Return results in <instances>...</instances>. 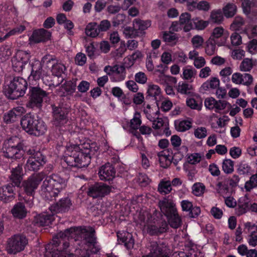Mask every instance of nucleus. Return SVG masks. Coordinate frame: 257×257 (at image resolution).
Returning a JSON list of instances; mask_svg holds the SVG:
<instances>
[{"label": "nucleus", "mask_w": 257, "mask_h": 257, "mask_svg": "<svg viewBox=\"0 0 257 257\" xmlns=\"http://www.w3.org/2000/svg\"><path fill=\"white\" fill-rule=\"evenodd\" d=\"M191 18V15L188 13H183L180 16V24L184 25L183 30L186 32L193 29V25L190 21Z\"/></svg>", "instance_id": "c756f323"}, {"label": "nucleus", "mask_w": 257, "mask_h": 257, "mask_svg": "<svg viewBox=\"0 0 257 257\" xmlns=\"http://www.w3.org/2000/svg\"><path fill=\"white\" fill-rule=\"evenodd\" d=\"M171 190L172 187L170 181H162L159 185L158 191L161 194H168Z\"/></svg>", "instance_id": "6e6d98bb"}, {"label": "nucleus", "mask_w": 257, "mask_h": 257, "mask_svg": "<svg viewBox=\"0 0 257 257\" xmlns=\"http://www.w3.org/2000/svg\"><path fill=\"white\" fill-rule=\"evenodd\" d=\"M117 236L118 240L123 243L127 249L133 248L135 244V240L133 235L128 232H117Z\"/></svg>", "instance_id": "b1692460"}, {"label": "nucleus", "mask_w": 257, "mask_h": 257, "mask_svg": "<svg viewBox=\"0 0 257 257\" xmlns=\"http://www.w3.org/2000/svg\"><path fill=\"white\" fill-rule=\"evenodd\" d=\"M13 216L19 219H23L26 216L27 211L25 206L21 202L16 203L11 211Z\"/></svg>", "instance_id": "cd10ccee"}, {"label": "nucleus", "mask_w": 257, "mask_h": 257, "mask_svg": "<svg viewBox=\"0 0 257 257\" xmlns=\"http://www.w3.org/2000/svg\"><path fill=\"white\" fill-rule=\"evenodd\" d=\"M27 154L30 156L25 166L26 171H37L45 164L44 156L40 151L30 149L27 151Z\"/></svg>", "instance_id": "0eeeda50"}, {"label": "nucleus", "mask_w": 257, "mask_h": 257, "mask_svg": "<svg viewBox=\"0 0 257 257\" xmlns=\"http://www.w3.org/2000/svg\"><path fill=\"white\" fill-rule=\"evenodd\" d=\"M192 86L185 82H179L177 86V91L182 94H188L190 93Z\"/></svg>", "instance_id": "8fccbe9b"}, {"label": "nucleus", "mask_w": 257, "mask_h": 257, "mask_svg": "<svg viewBox=\"0 0 257 257\" xmlns=\"http://www.w3.org/2000/svg\"><path fill=\"white\" fill-rule=\"evenodd\" d=\"M29 94V101L26 106L32 109L41 108L44 98L47 95L46 91L38 87H30Z\"/></svg>", "instance_id": "423d86ee"}, {"label": "nucleus", "mask_w": 257, "mask_h": 257, "mask_svg": "<svg viewBox=\"0 0 257 257\" xmlns=\"http://www.w3.org/2000/svg\"><path fill=\"white\" fill-rule=\"evenodd\" d=\"M8 146L4 151V156L8 158L20 159L24 155V151L22 149V146L18 144L16 146L12 145V141L9 140Z\"/></svg>", "instance_id": "4468645a"}, {"label": "nucleus", "mask_w": 257, "mask_h": 257, "mask_svg": "<svg viewBox=\"0 0 257 257\" xmlns=\"http://www.w3.org/2000/svg\"><path fill=\"white\" fill-rule=\"evenodd\" d=\"M42 180L41 174H33L23 183V187L27 195L33 196L40 183Z\"/></svg>", "instance_id": "1a4fd4ad"}, {"label": "nucleus", "mask_w": 257, "mask_h": 257, "mask_svg": "<svg viewBox=\"0 0 257 257\" xmlns=\"http://www.w3.org/2000/svg\"><path fill=\"white\" fill-rule=\"evenodd\" d=\"M98 175L100 180L109 181L115 177V171L112 165L107 163L100 167Z\"/></svg>", "instance_id": "4be33fe9"}, {"label": "nucleus", "mask_w": 257, "mask_h": 257, "mask_svg": "<svg viewBox=\"0 0 257 257\" xmlns=\"http://www.w3.org/2000/svg\"><path fill=\"white\" fill-rule=\"evenodd\" d=\"M122 33L126 39L135 38L139 36L138 32L136 31L133 26V27L128 26L124 27Z\"/></svg>", "instance_id": "603ef678"}, {"label": "nucleus", "mask_w": 257, "mask_h": 257, "mask_svg": "<svg viewBox=\"0 0 257 257\" xmlns=\"http://www.w3.org/2000/svg\"><path fill=\"white\" fill-rule=\"evenodd\" d=\"M255 65V60L249 58H245L240 64L239 70L242 72H249Z\"/></svg>", "instance_id": "f704fd0d"}, {"label": "nucleus", "mask_w": 257, "mask_h": 257, "mask_svg": "<svg viewBox=\"0 0 257 257\" xmlns=\"http://www.w3.org/2000/svg\"><path fill=\"white\" fill-rule=\"evenodd\" d=\"M187 105L193 109L200 110L202 108V101L198 98L196 100L194 98H189L186 99Z\"/></svg>", "instance_id": "de8ad7c7"}, {"label": "nucleus", "mask_w": 257, "mask_h": 257, "mask_svg": "<svg viewBox=\"0 0 257 257\" xmlns=\"http://www.w3.org/2000/svg\"><path fill=\"white\" fill-rule=\"evenodd\" d=\"M14 185L8 184L0 187V200L7 202L14 198Z\"/></svg>", "instance_id": "393cba45"}, {"label": "nucleus", "mask_w": 257, "mask_h": 257, "mask_svg": "<svg viewBox=\"0 0 257 257\" xmlns=\"http://www.w3.org/2000/svg\"><path fill=\"white\" fill-rule=\"evenodd\" d=\"M182 70V77L184 80H192L194 78L196 75V70L190 66L184 67Z\"/></svg>", "instance_id": "e433bc0d"}, {"label": "nucleus", "mask_w": 257, "mask_h": 257, "mask_svg": "<svg viewBox=\"0 0 257 257\" xmlns=\"http://www.w3.org/2000/svg\"><path fill=\"white\" fill-rule=\"evenodd\" d=\"M94 231L93 230L91 232L86 233L85 235L84 239L89 247H91V246L94 247V250L92 249L91 251L95 253L98 251V249L95 246L96 244V237L94 235Z\"/></svg>", "instance_id": "4c0bfd02"}, {"label": "nucleus", "mask_w": 257, "mask_h": 257, "mask_svg": "<svg viewBox=\"0 0 257 257\" xmlns=\"http://www.w3.org/2000/svg\"><path fill=\"white\" fill-rule=\"evenodd\" d=\"M74 230L71 228L64 232H59L53 238L52 244L46 248L45 255L48 256L51 254V257H74V255L68 250L69 243L67 240Z\"/></svg>", "instance_id": "f257e3e1"}, {"label": "nucleus", "mask_w": 257, "mask_h": 257, "mask_svg": "<svg viewBox=\"0 0 257 257\" xmlns=\"http://www.w3.org/2000/svg\"><path fill=\"white\" fill-rule=\"evenodd\" d=\"M15 58L26 64L30 59V55L27 51L19 50L16 53Z\"/></svg>", "instance_id": "4d7b16f0"}, {"label": "nucleus", "mask_w": 257, "mask_h": 257, "mask_svg": "<svg viewBox=\"0 0 257 257\" xmlns=\"http://www.w3.org/2000/svg\"><path fill=\"white\" fill-rule=\"evenodd\" d=\"M22 167L18 166L12 170L10 179L15 186H19L22 180Z\"/></svg>", "instance_id": "473e14b6"}, {"label": "nucleus", "mask_w": 257, "mask_h": 257, "mask_svg": "<svg viewBox=\"0 0 257 257\" xmlns=\"http://www.w3.org/2000/svg\"><path fill=\"white\" fill-rule=\"evenodd\" d=\"M21 124L25 132L35 136L43 135L47 130V126L41 118L30 114L22 117Z\"/></svg>", "instance_id": "7ed1b4c3"}, {"label": "nucleus", "mask_w": 257, "mask_h": 257, "mask_svg": "<svg viewBox=\"0 0 257 257\" xmlns=\"http://www.w3.org/2000/svg\"><path fill=\"white\" fill-rule=\"evenodd\" d=\"M163 38L165 42L172 44H175L178 40L176 34L171 32H164Z\"/></svg>", "instance_id": "13d9d810"}, {"label": "nucleus", "mask_w": 257, "mask_h": 257, "mask_svg": "<svg viewBox=\"0 0 257 257\" xmlns=\"http://www.w3.org/2000/svg\"><path fill=\"white\" fill-rule=\"evenodd\" d=\"M72 205V203L70 199L66 197L61 198L56 204L51 205L49 209L52 213L66 212L70 209Z\"/></svg>", "instance_id": "2eb2a0df"}, {"label": "nucleus", "mask_w": 257, "mask_h": 257, "mask_svg": "<svg viewBox=\"0 0 257 257\" xmlns=\"http://www.w3.org/2000/svg\"><path fill=\"white\" fill-rule=\"evenodd\" d=\"M223 21V16L221 10H214L210 13L209 22L217 24H221Z\"/></svg>", "instance_id": "72a5a7b5"}, {"label": "nucleus", "mask_w": 257, "mask_h": 257, "mask_svg": "<svg viewBox=\"0 0 257 257\" xmlns=\"http://www.w3.org/2000/svg\"><path fill=\"white\" fill-rule=\"evenodd\" d=\"M28 244V240L23 235L16 234L10 238L7 241V250L9 253L16 254L23 250Z\"/></svg>", "instance_id": "6e6552de"}, {"label": "nucleus", "mask_w": 257, "mask_h": 257, "mask_svg": "<svg viewBox=\"0 0 257 257\" xmlns=\"http://www.w3.org/2000/svg\"><path fill=\"white\" fill-rule=\"evenodd\" d=\"M111 188L103 183H96L91 186L88 195L93 198L102 197L109 193Z\"/></svg>", "instance_id": "f8f14e48"}, {"label": "nucleus", "mask_w": 257, "mask_h": 257, "mask_svg": "<svg viewBox=\"0 0 257 257\" xmlns=\"http://www.w3.org/2000/svg\"><path fill=\"white\" fill-rule=\"evenodd\" d=\"M25 27L22 25L13 29L12 30L10 31L9 33L5 35L4 37H0V42L4 41L10 36L21 33L25 30Z\"/></svg>", "instance_id": "680f3d73"}, {"label": "nucleus", "mask_w": 257, "mask_h": 257, "mask_svg": "<svg viewBox=\"0 0 257 257\" xmlns=\"http://www.w3.org/2000/svg\"><path fill=\"white\" fill-rule=\"evenodd\" d=\"M31 72L29 76L30 79L37 80H39L43 76L46 75V73L42 68L41 62L38 60H33L31 63Z\"/></svg>", "instance_id": "a211bd4d"}, {"label": "nucleus", "mask_w": 257, "mask_h": 257, "mask_svg": "<svg viewBox=\"0 0 257 257\" xmlns=\"http://www.w3.org/2000/svg\"><path fill=\"white\" fill-rule=\"evenodd\" d=\"M237 11L236 6L231 3L227 4L223 8V12L225 17L227 18L233 17Z\"/></svg>", "instance_id": "79ce46f5"}, {"label": "nucleus", "mask_w": 257, "mask_h": 257, "mask_svg": "<svg viewBox=\"0 0 257 257\" xmlns=\"http://www.w3.org/2000/svg\"><path fill=\"white\" fill-rule=\"evenodd\" d=\"M137 182L142 187H145L151 182L150 179L145 174L139 173L137 177Z\"/></svg>", "instance_id": "e2e57ef3"}, {"label": "nucleus", "mask_w": 257, "mask_h": 257, "mask_svg": "<svg viewBox=\"0 0 257 257\" xmlns=\"http://www.w3.org/2000/svg\"><path fill=\"white\" fill-rule=\"evenodd\" d=\"M126 50L127 48L124 42H121L119 47L114 51L111 52L112 56L115 59L121 58L126 52Z\"/></svg>", "instance_id": "5fc2aeb1"}, {"label": "nucleus", "mask_w": 257, "mask_h": 257, "mask_svg": "<svg viewBox=\"0 0 257 257\" xmlns=\"http://www.w3.org/2000/svg\"><path fill=\"white\" fill-rule=\"evenodd\" d=\"M27 88V82L22 77H15L10 82L5 92L12 99H16L23 96Z\"/></svg>", "instance_id": "39448f33"}, {"label": "nucleus", "mask_w": 257, "mask_h": 257, "mask_svg": "<svg viewBox=\"0 0 257 257\" xmlns=\"http://www.w3.org/2000/svg\"><path fill=\"white\" fill-rule=\"evenodd\" d=\"M253 78L249 73L241 74L239 72L233 73L231 76V81L236 84H242L250 86L253 83Z\"/></svg>", "instance_id": "6ab92c4d"}, {"label": "nucleus", "mask_w": 257, "mask_h": 257, "mask_svg": "<svg viewBox=\"0 0 257 257\" xmlns=\"http://www.w3.org/2000/svg\"><path fill=\"white\" fill-rule=\"evenodd\" d=\"M157 57V54L153 51L147 55L146 65L148 71H152L154 70V66L152 58V57L156 58Z\"/></svg>", "instance_id": "052dcab7"}, {"label": "nucleus", "mask_w": 257, "mask_h": 257, "mask_svg": "<svg viewBox=\"0 0 257 257\" xmlns=\"http://www.w3.org/2000/svg\"><path fill=\"white\" fill-rule=\"evenodd\" d=\"M17 114L11 110L5 113L4 115V120L7 123L15 121L17 118Z\"/></svg>", "instance_id": "69168bd1"}, {"label": "nucleus", "mask_w": 257, "mask_h": 257, "mask_svg": "<svg viewBox=\"0 0 257 257\" xmlns=\"http://www.w3.org/2000/svg\"><path fill=\"white\" fill-rule=\"evenodd\" d=\"M204 105L206 108L211 110L214 109L216 112H218L226 107H231V105L226 100H216L214 98L211 97L207 98L205 100Z\"/></svg>", "instance_id": "ddd939ff"}, {"label": "nucleus", "mask_w": 257, "mask_h": 257, "mask_svg": "<svg viewBox=\"0 0 257 257\" xmlns=\"http://www.w3.org/2000/svg\"><path fill=\"white\" fill-rule=\"evenodd\" d=\"M51 33L44 29L34 31L30 38V40L34 43H40L48 41L50 39Z\"/></svg>", "instance_id": "5701e85b"}, {"label": "nucleus", "mask_w": 257, "mask_h": 257, "mask_svg": "<svg viewBox=\"0 0 257 257\" xmlns=\"http://www.w3.org/2000/svg\"><path fill=\"white\" fill-rule=\"evenodd\" d=\"M54 123L56 125L64 124L67 121V110L64 107L52 105Z\"/></svg>", "instance_id": "dca6fc26"}, {"label": "nucleus", "mask_w": 257, "mask_h": 257, "mask_svg": "<svg viewBox=\"0 0 257 257\" xmlns=\"http://www.w3.org/2000/svg\"><path fill=\"white\" fill-rule=\"evenodd\" d=\"M144 112L146 114V116L150 121H154L160 114V111L158 108L157 110H154L153 108H151L149 105H148L145 108Z\"/></svg>", "instance_id": "ea45409f"}, {"label": "nucleus", "mask_w": 257, "mask_h": 257, "mask_svg": "<svg viewBox=\"0 0 257 257\" xmlns=\"http://www.w3.org/2000/svg\"><path fill=\"white\" fill-rule=\"evenodd\" d=\"M48 63L52 64L51 71L53 75L57 77L60 80H58V82L52 84L55 86L59 85L63 81V79L61 78V76L65 70V66L62 63L58 62L55 59L51 58L48 61Z\"/></svg>", "instance_id": "f3484780"}, {"label": "nucleus", "mask_w": 257, "mask_h": 257, "mask_svg": "<svg viewBox=\"0 0 257 257\" xmlns=\"http://www.w3.org/2000/svg\"><path fill=\"white\" fill-rule=\"evenodd\" d=\"M168 222L170 226L173 228H178L182 224V220L181 217L178 214V211L172 213V214L167 216Z\"/></svg>", "instance_id": "7c9ffc66"}, {"label": "nucleus", "mask_w": 257, "mask_h": 257, "mask_svg": "<svg viewBox=\"0 0 257 257\" xmlns=\"http://www.w3.org/2000/svg\"><path fill=\"white\" fill-rule=\"evenodd\" d=\"M224 46H225L224 41H215V40L209 38L205 42V52L207 55L212 56L216 52L217 46L220 47Z\"/></svg>", "instance_id": "bb28decb"}, {"label": "nucleus", "mask_w": 257, "mask_h": 257, "mask_svg": "<svg viewBox=\"0 0 257 257\" xmlns=\"http://www.w3.org/2000/svg\"><path fill=\"white\" fill-rule=\"evenodd\" d=\"M98 25L95 22L89 23L86 27L85 34L87 36L95 38L99 34Z\"/></svg>", "instance_id": "c9c22d12"}, {"label": "nucleus", "mask_w": 257, "mask_h": 257, "mask_svg": "<svg viewBox=\"0 0 257 257\" xmlns=\"http://www.w3.org/2000/svg\"><path fill=\"white\" fill-rule=\"evenodd\" d=\"M154 219L152 215L147 211L143 212L139 216L140 224L146 228L148 233L151 235H159L160 233L158 227L151 224Z\"/></svg>", "instance_id": "9b49d317"}, {"label": "nucleus", "mask_w": 257, "mask_h": 257, "mask_svg": "<svg viewBox=\"0 0 257 257\" xmlns=\"http://www.w3.org/2000/svg\"><path fill=\"white\" fill-rule=\"evenodd\" d=\"M219 79L217 77H212L203 83L201 86V88L204 90L215 89L219 87Z\"/></svg>", "instance_id": "2f4dec72"}, {"label": "nucleus", "mask_w": 257, "mask_h": 257, "mask_svg": "<svg viewBox=\"0 0 257 257\" xmlns=\"http://www.w3.org/2000/svg\"><path fill=\"white\" fill-rule=\"evenodd\" d=\"M193 21L195 25V28L198 30H204L208 26L209 23L208 21L199 20L197 18L193 19Z\"/></svg>", "instance_id": "0e129e2a"}, {"label": "nucleus", "mask_w": 257, "mask_h": 257, "mask_svg": "<svg viewBox=\"0 0 257 257\" xmlns=\"http://www.w3.org/2000/svg\"><path fill=\"white\" fill-rule=\"evenodd\" d=\"M222 169L225 174H231L234 171V162L229 159L223 160L222 163Z\"/></svg>", "instance_id": "c03bdc74"}, {"label": "nucleus", "mask_w": 257, "mask_h": 257, "mask_svg": "<svg viewBox=\"0 0 257 257\" xmlns=\"http://www.w3.org/2000/svg\"><path fill=\"white\" fill-rule=\"evenodd\" d=\"M150 252L142 257H169L168 247L164 243L152 242L148 247Z\"/></svg>", "instance_id": "9d476101"}, {"label": "nucleus", "mask_w": 257, "mask_h": 257, "mask_svg": "<svg viewBox=\"0 0 257 257\" xmlns=\"http://www.w3.org/2000/svg\"><path fill=\"white\" fill-rule=\"evenodd\" d=\"M149 22L144 21L139 19H135L133 22V26L136 31H144L146 30L150 26Z\"/></svg>", "instance_id": "49530a36"}, {"label": "nucleus", "mask_w": 257, "mask_h": 257, "mask_svg": "<svg viewBox=\"0 0 257 257\" xmlns=\"http://www.w3.org/2000/svg\"><path fill=\"white\" fill-rule=\"evenodd\" d=\"M67 180L58 174L47 177L41 186L42 194L47 199L57 196L67 186Z\"/></svg>", "instance_id": "f03ea898"}, {"label": "nucleus", "mask_w": 257, "mask_h": 257, "mask_svg": "<svg viewBox=\"0 0 257 257\" xmlns=\"http://www.w3.org/2000/svg\"><path fill=\"white\" fill-rule=\"evenodd\" d=\"M245 21L240 16H236L230 26V29L232 31H239L244 25Z\"/></svg>", "instance_id": "a18cd8bd"}, {"label": "nucleus", "mask_w": 257, "mask_h": 257, "mask_svg": "<svg viewBox=\"0 0 257 257\" xmlns=\"http://www.w3.org/2000/svg\"><path fill=\"white\" fill-rule=\"evenodd\" d=\"M228 37V32L225 30L222 26H218L212 30L209 38L215 41H224V45H226Z\"/></svg>", "instance_id": "412c9836"}, {"label": "nucleus", "mask_w": 257, "mask_h": 257, "mask_svg": "<svg viewBox=\"0 0 257 257\" xmlns=\"http://www.w3.org/2000/svg\"><path fill=\"white\" fill-rule=\"evenodd\" d=\"M126 72L123 66L114 65V69L112 73L111 81L113 82H120L125 78Z\"/></svg>", "instance_id": "c85d7f7f"}, {"label": "nucleus", "mask_w": 257, "mask_h": 257, "mask_svg": "<svg viewBox=\"0 0 257 257\" xmlns=\"http://www.w3.org/2000/svg\"><path fill=\"white\" fill-rule=\"evenodd\" d=\"M77 150V147L74 149L71 147L68 148L64 158L65 162L70 167L81 168L88 166L91 160L88 153L85 154Z\"/></svg>", "instance_id": "20e7f679"}, {"label": "nucleus", "mask_w": 257, "mask_h": 257, "mask_svg": "<svg viewBox=\"0 0 257 257\" xmlns=\"http://www.w3.org/2000/svg\"><path fill=\"white\" fill-rule=\"evenodd\" d=\"M194 135L198 139H203L207 136V130L204 126L197 127L194 130Z\"/></svg>", "instance_id": "bf43d9fd"}, {"label": "nucleus", "mask_w": 257, "mask_h": 257, "mask_svg": "<svg viewBox=\"0 0 257 257\" xmlns=\"http://www.w3.org/2000/svg\"><path fill=\"white\" fill-rule=\"evenodd\" d=\"M250 167L246 163H240L237 168V172L240 175H246L249 173Z\"/></svg>", "instance_id": "774afa93"}, {"label": "nucleus", "mask_w": 257, "mask_h": 257, "mask_svg": "<svg viewBox=\"0 0 257 257\" xmlns=\"http://www.w3.org/2000/svg\"><path fill=\"white\" fill-rule=\"evenodd\" d=\"M141 114L136 111L134 114L133 118L130 121V127L134 130H137L140 126L142 123Z\"/></svg>", "instance_id": "864d4df0"}, {"label": "nucleus", "mask_w": 257, "mask_h": 257, "mask_svg": "<svg viewBox=\"0 0 257 257\" xmlns=\"http://www.w3.org/2000/svg\"><path fill=\"white\" fill-rule=\"evenodd\" d=\"M250 200L247 195L240 197L237 203L235 209L237 215H241L246 213L249 208Z\"/></svg>", "instance_id": "a878e982"}, {"label": "nucleus", "mask_w": 257, "mask_h": 257, "mask_svg": "<svg viewBox=\"0 0 257 257\" xmlns=\"http://www.w3.org/2000/svg\"><path fill=\"white\" fill-rule=\"evenodd\" d=\"M192 193L196 196H201L205 192V186L201 183H196L192 187Z\"/></svg>", "instance_id": "3c124183"}, {"label": "nucleus", "mask_w": 257, "mask_h": 257, "mask_svg": "<svg viewBox=\"0 0 257 257\" xmlns=\"http://www.w3.org/2000/svg\"><path fill=\"white\" fill-rule=\"evenodd\" d=\"M147 93L148 95L154 97L157 101V99L161 97V89L159 86L157 85L150 84L148 85Z\"/></svg>", "instance_id": "a19ab883"}, {"label": "nucleus", "mask_w": 257, "mask_h": 257, "mask_svg": "<svg viewBox=\"0 0 257 257\" xmlns=\"http://www.w3.org/2000/svg\"><path fill=\"white\" fill-rule=\"evenodd\" d=\"M53 220V215L47 214H41L36 218L37 223L41 226L49 225Z\"/></svg>", "instance_id": "58836bf2"}, {"label": "nucleus", "mask_w": 257, "mask_h": 257, "mask_svg": "<svg viewBox=\"0 0 257 257\" xmlns=\"http://www.w3.org/2000/svg\"><path fill=\"white\" fill-rule=\"evenodd\" d=\"M158 205L161 211L166 217L177 211L176 204L172 200L164 198L159 202Z\"/></svg>", "instance_id": "aec40b11"}, {"label": "nucleus", "mask_w": 257, "mask_h": 257, "mask_svg": "<svg viewBox=\"0 0 257 257\" xmlns=\"http://www.w3.org/2000/svg\"><path fill=\"white\" fill-rule=\"evenodd\" d=\"M244 187L246 192H250L253 189L257 188V174L252 175L245 183Z\"/></svg>", "instance_id": "37998d69"}, {"label": "nucleus", "mask_w": 257, "mask_h": 257, "mask_svg": "<svg viewBox=\"0 0 257 257\" xmlns=\"http://www.w3.org/2000/svg\"><path fill=\"white\" fill-rule=\"evenodd\" d=\"M175 124L176 130L181 132L186 131L191 127V122L188 120L176 121Z\"/></svg>", "instance_id": "09e8293b"}, {"label": "nucleus", "mask_w": 257, "mask_h": 257, "mask_svg": "<svg viewBox=\"0 0 257 257\" xmlns=\"http://www.w3.org/2000/svg\"><path fill=\"white\" fill-rule=\"evenodd\" d=\"M147 77L145 73L143 72H139L137 73L135 75V80L136 82L144 84L147 81Z\"/></svg>", "instance_id": "338daca9"}]
</instances>
